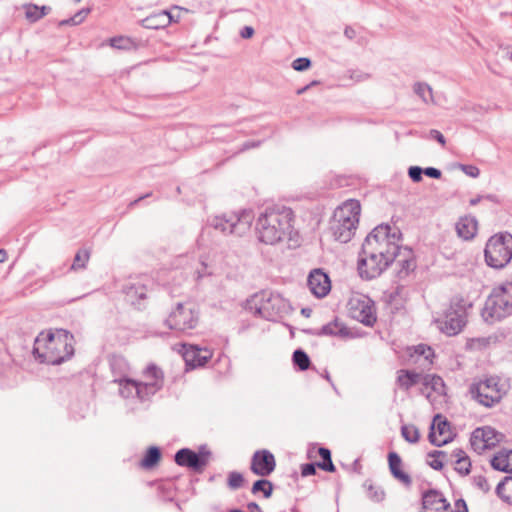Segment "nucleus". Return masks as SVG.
I'll return each mask as SVG.
<instances>
[{"instance_id": "de8ad7c7", "label": "nucleus", "mask_w": 512, "mask_h": 512, "mask_svg": "<svg viewBox=\"0 0 512 512\" xmlns=\"http://www.w3.org/2000/svg\"><path fill=\"white\" fill-rule=\"evenodd\" d=\"M471 462L469 457L463 460L455 461V470L461 475H467L470 473Z\"/></svg>"}, {"instance_id": "79ce46f5", "label": "nucleus", "mask_w": 512, "mask_h": 512, "mask_svg": "<svg viewBox=\"0 0 512 512\" xmlns=\"http://www.w3.org/2000/svg\"><path fill=\"white\" fill-rule=\"evenodd\" d=\"M491 466L495 470L510 473L509 458H507L506 453H500L498 455H495L491 460Z\"/></svg>"}, {"instance_id": "2eb2a0df", "label": "nucleus", "mask_w": 512, "mask_h": 512, "mask_svg": "<svg viewBox=\"0 0 512 512\" xmlns=\"http://www.w3.org/2000/svg\"><path fill=\"white\" fill-rule=\"evenodd\" d=\"M276 467L274 455L266 449L257 450L251 459V471L258 476H269Z\"/></svg>"}, {"instance_id": "bb28decb", "label": "nucleus", "mask_w": 512, "mask_h": 512, "mask_svg": "<svg viewBox=\"0 0 512 512\" xmlns=\"http://www.w3.org/2000/svg\"><path fill=\"white\" fill-rule=\"evenodd\" d=\"M388 462L392 475L405 485H411V477L400 469L402 464L400 456L395 452H390L388 455Z\"/></svg>"}, {"instance_id": "8fccbe9b", "label": "nucleus", "mask_w": 512, "mask_h": 512, "mask_svg": "<svg viewBox=\"0 0 512 512\" xmlns=\"http://www.w3.org/2000/svg\"><path fill=\"white\" fill-rule=\"evenodd\" d=\"M110 45L117 49H128L130 46V40L122 36L113 37L110 39Z\"/></svg>"}, {"instance_id": "e2e57ef3", "label": "nucleus", "mask_w": 512, "mask_h": 512, "mask_svg": "<svg viewBox=\"0 0 512 512\" xmlns=\"http://www.w3.org/2000/svg\"><path fill=\"white\" fill-rule=\"evenodd\" d=\"M260 143H261L260 141H247L244 144H242L239 151H245V150H248L251 148L258 147L260 145Z\"/></svg>"}, {"instance_id": "4be33fe9", "label": "nucleus", "mask_w": 512, "mask_h": 512, "mask_svg": "<svg viewBox=\"0 0 512 512\" xmlns=\"http://www.w3.org/2000/svg\"><path fill=\"white\" fill-rule=\"evenodd\" d=\"M123 293L127 300L135 305L146 298L147 287L140 279L131 280L123 286Z\"/></svg>"}, {"instance_id": "9d476101", "label": "nucleus", "mask_w": 512, "mask_h": 512, "mask_svg": "<svg viewBox=\"0 0 512 512\" xmlns=\"http://www.w3.org/2000/svg\"><path fill=\"white\" fill-rule=\"evenodd\" d=\"M392 263L373 251L368 252V249L362 245V252L358 261L359 275L367 280L377 278Z\"/></svg>"}, {"instance_id": "423d86ee", "label": "nucleus", "mask_w": 512, "mask_h": 512, "mask_svg": "<svg viewBox=\"0 0 512 512\" xmlns=\"http://www.w3.org/2000/svg\"><path fill=\"white\" fill-rule=\"evenodd\" d=\"M507 391L505 382L494 375L474 379L468 389L471 399L485 408L499 404Z\"/></svg>"}, {"instance_id": "a18cd8bd", "label": "nucleus", "mask_w": 512, "mask_h": 512, "mask_svg": "<svg viewBox=\"0 0 512 512\" xmlns=\"http://www.w3.org/2000/svg\"><path fill=\"white\" fill-rule=\"evenodd\" d=\"M244 477L241 473L233 471L230 472L228 475V486L232 490H236L243 486L244 484Z\"/></svg>"}, {"instance_id": "4468645a", "label": "nucleus", "mask_w": 512, "mask_h": 512, "mask_svg": "<svg viewBox=\"0 0 512 512\" xmlns=\"http://www.w3.org/2000/svg\"><path fill=\"white\" fill-rule=\"evenodd\" d=\"M211 452L201 447L198 452L189 448H182L175 454L174 460L177 465L187 467L195 472H202L208 465Z\"/></svg>"}, {"instance_id": "473e14b6", "label": "nucleus", "mask_w": 512, "mask_h": 512, "mask_svg": "<svg viewBox=\"0 0 512 512\" xmlns=\"http://www.w3.org/2000/svg\"><path fill=\"white\" fill-rule=\"evenodd\" d=\"M413 90L417 96L426 104L433 103V92L430 85L425 82H416L413 86Z\"/></svg>"}, {"instance_id": "37998d69", "label": "nucleus", "mask_w": 512, "mask_h": 512, "mask_svg": "<svg viewBox=\"0 0 512 512\" xmlns=\"http://www.w3.org/2000/svg\"><path fill=\"white\" fill-rule=\"evenodd\" d=\"M90 253L88 250H79L75 254L73 263L71 265V270H80L86 267L87 262L89 261Z\"/></svg>"}, {"instance_id": "c9c22d12", "label": "nucleus", "mask_w": 512, "mask_h": 512, "mask_svg": "<svg viewBox=\"0 0 512 512\" xmlns=\"http://www.w3.org/2000/svg\"><path fill=\"white\" fill-rule=\"evenodd\" d=\"M228 266V263H216L214 267L209 269L207 263L204 261L201 262L200 267L196 270L197 280L202 279L205 276L212 275L216 270L225 271Z\"/></svg>"}, {"instance_id": "a878e982", "label": "nucleus", "mask_w": 512, "mask_h": 512, "mask_svg": "<svg viewBox=\"0 0 512 512\" xmlns=\"http://www.w3.org/2000/svg\"><path fill=\"white\" fill-rule=\"evenodd\" d=\"M142 380L140 383H156L158 384V388L155 390V394L162 389L164 384V374L163 371L156 366L155 364H149L145 370L142 372Z\"/></svg>"}, {"instance_id": "7ed1b4c3", "label": "nucleus", "mask_w": 512, "mask_h": 512, "mask_svg": "<svg viewBox=\"0 0 512 512\" xmlns=\"http://www.w3.org/2000/svg\"><path fill=\"white\" fill-rule=\"evenodd\" d=\"M361 204L356 199H348L334 211L330 221V231L336 241L349 242L359 224Z\"/></svg>"}, {"instance_id": "c85d7f7f", "label": "nucleus", "mask_w": 512, "mask_h": 512, "mask_svg": "<svg viewBox=\"0 0 512 512\" xmlns=\"http://www.w3.org/2000/svg\"><path fill=\"white\" fill-rule=\"evenodd\" d=\"M23 9L25 11V17L30 23L37 22L51 11L50 6L43 5L40 7L32 3L23 5Z\"/></svg>"}, {"instance_id": "72a5a7b5", "label": "nucleus", "mask_w": 512, "mask_h": 512, "mask_svg": "<svg viewBox=\"0 0 512 512\" xmlns=\"http://www.w3.org/2000/svg\"><path fill=\"white\" fill-rule=\"evenodd\" d=\"M472 304L462 296H455L451 299L450 307L448 310L462 314L467 317V309L471 308Z\"/></svg>"}, {"instance_id": "6ab92c4d", "label": "nucleus", "mask_w": 512, "mask_h": 512, "mask_svg": "<svg viewBox=\"0 0 512 512\" xmlns=\"http://www.w3.org/2000/svg\"><path fill=\"white\" fill-rule=\"evenodd\" d=\"M429 441L435 446H442L451 439L450 424L440 414H437L432 422Z\"/></svg>"}, {"instance_id": "f704fd0d", "label": "nucleus", "mask_w": 512, "mask_h": 512, "mask_svg": "<svg viewBox=\"0 0 512 512\" xmlns=\"http://www.w3.org/2000/svg\"><path fill=\"white\" fill-rule=\"evenodd\" d=\"M160 457V449L158 447L152 446L147 450L144 458L142 459L141 466L144 468H152L158 463Z\"/></svg>"}, {"instance_id": "603ef678", "label": "nucleus", "mask_w": 512, "mask_h": 512, "mask_svg": "<svg viewBox=\"0 0 512 512\" xmlns=\"http://www.w3.org/2000/svg\"><path fill=\"white\" fill-rule=\"evenodd\" d=\"M474 484L483 492H488L490 490V485L486 479V477L479 475L474 477Z\"/></svg>"}, {"instance_id": "5fc2aeb1", "label": "nucleus", "mask_w": 512, "mask_h": 512, "mask_svg": "<svg viewBox=\"0 0 512 512\" xmlns=\"http://www.w3.org/2000/svg\"><path fill=\"white\" fill-rule=\"evenodd\" d=\"M461 169L465 172V174L471 177H477L479 175V169L472 164H460Z\"/></svg>"}, {"instance_id": "052dcab7", "label": "nucleus", "mask_w": 512, "mask_h": 512, "mask_svg": "<svg viewBox=\"0 0 512 512\" xmlns=\"http://www.w3.org/2000/svg\"><path fill=\"white\" fill-rule=\"evenodd\" d=\"M89 11V9H82L72 16V18H75V21L77 20V25L84 20V18L88 15Z\"/></svg>"}, {"instance_id": "680f3d73", "label": "nucleus", "mask_w": 512, "mask_h": 512, "mask_svg": "<svg viewBox=\"0 0 512 512\" xmlns=\"http://www.w3.org/2000/svg\"><path fill=\"white\" fill-rule=\"evenodd\" d=\"M89 11V9H82L72 16V18H75V21L77 20V25L84 20V18L88 15Z\"/></svg>"}, {"instance_id": "13d9d810", "label": "nucleus", "mask_w": 512, "mask_h": 512, "mask_svg": "<svg viewBox=\"0 0 512 512\" xmlns=\"http://www.w3.org/2000/svg\"><path fill=\"white\" fill-rule=\"evenodd\" d=\"M254 35V28L251 26H244L240 31V36L243 39H249Z\"/></svg>"}, {"instance_id": "f257e3e1", "label": "nucleus", "mask_w": 512, "mask_h": 512, "mask_svg": "<svg viewBox=\"0 0 512 512\" xmlns=\"http://www.w3.org/2000/svg\"><path fill=\"white\" fill-rule=\"evenodd\" d=\"M295 215L291 208L274 205L267 207L256 221V235L260 242L276 245L286 239H292Z\"/></svg>"}, {"instance_id": "f3484780", "label": "nucleus", "mask_w": 512, "mask_h": 512, "mask_svg": "<svg viewBox=\"0 0 512 512\" xmlns=\"http://www.w3.org/2000/svg\"><path fill=\"white\" fill-rule=\"evenodd\" d=\"M471 446L475 451L490 449L499 441L498 433L491 427L477 428L471 436Z\"/></svg>"}, {"instance_id": "f8f14e48", "label": "nucleus", "mask_w": 512, "mask_h": 512, "mask_svg": "<svg viewBox=\"0 0 512 512\" xmlns=\"http://www.w3.org/2000/svg\"><path fill=\"white\" fill-rule=\"evenodd\" d=\"M197 322L198 315L191 303H178L165 321L170 329L182 332L195 328Z\"/></svg>"}, {"instance_id": "1a4fd4ad", "label": "nucleus", "mask_w": 512, "mask_h": 512, "mask_svg": "<svg viewBox=\"0 0 512 512\" xmlns=\"http://www.w3.org/2000/svg\"><path fill=\"white\" fill-rule=\"evenodd\" d=\"M252 220V212L242 210L238 213L216 216L212 219L211 225L215 230L220 231L224 235L242 236L249 231Z\"/></svg>"}, {"instance_id": "774afa93", "label": "nucleus", "mask_w": 512, "mask_h": 512, "mask_svg": "<svg viewBox=\"0 0 512 512\" xmlns=\"http://www.w3.org/2000/svg\"><path fill=\"white\" fill-rule=\"evenodd\" d=\"M247 508L250 512H263L260 508V506L255 503V502H250L248 505H247Z\"/></svg>"}, {"instance_id": "a19ab883", "label": "nucleus", "mask_w": 512, "mask_h": 512, "mask_svg": "<svg viewBox=\"0 0 512 512\" xmlns=\"http://www.w3.org/2000/svg\"><path fill=\"white\" fill-rule=\"evenodd\" d=\"M424 385L430 386L433 391L441 394L444 392L445 384L443 379L437 375H426L424 378Z\"/></svg>"}, {"instance_id": "c756f323", "label": "nucleus", "mask_w": 512, "mask_h": 512, "mask_svg": "<svg viewBox=\"0 0 512 512\" xmlns=\"http://www.w3.org/2000/svg\"><path fill=\"white\" fill-rule=\"evenodd\" d=\"M395 261L400 265L398 275L401 278L407 276L415 268L412 252L408 248L402 249L401 256L397 257Z\"/></svg>"}, {"instance_id": "c03bdc74", "label": "nucleus", "mask_w": 512, "mask_h": 512, "mask_svg": "<svg viewBox=\"0 0 512 512\" xmlns=\"http://www.w3.org/2000/svg\"><path fill=\"white\" fill-rule=\"evenodd\" d=\"M428 455L433 458V460L428 463L429 466L434 470H441L443 468V463L439 458L446 457L447 453L445 451L435 450L430 452Z\"/></svg>"}, {"instance_id": "f03ea898", "label": "nucleus", "mask_w": 512, "mask_h": 512, "mask_svg": "<svg viewBox=\"0 0 512 512\" xmlns=\"http://www.w3.org/2000/svg\"><path fill=\"white\" fill-rule=\"evenodd\" d=\"M74 337L63 329L40 333L35 339L33 354L42 363L58 365L74 354Z\"/></svg>"}, {"instance_id": "6e6d98bb", "label": "nucleus", "mask_w": 512, "mask_h": 512, "mask_svg": "<svg viewBox=\"0 0 512 512\" xmlns=\"http://www.w3.org/2000/svg\"><path fill=\"white\" fill-rule=\"evenodd\" d=\"M316 473V465L314 463H307L302 466L301 474L304 477L314 475Z\"/></svg>"}, {"instance_id": "6e6552de", "label": "nucleus", "mask_w": 512, "mask_h": 512, "mask_svg": "<svg viewBox=\"0 0 512 512\" xmlns=\"http://www.w3.org/2000/svg\"><path fill=\"white\" fill-rule=\"evenodd\" d=\"M484 258L491 268L506 267L512 259V235L505 232L491 236L485 246Z\"/></svg>"}, {"instance_id": "e433bc0d", "label": "nucleus", "mask_w": 512, "mask_h": 512, "mask_svg": "<svg viewBox=\"0 0 512 512\" xmlns=\"http://www.w3.org/2000/svg\"><path fill=\"white\" fill-rule=\"evenodd\" d=\"M251 492L253 494H257L259 492L263 493L265 498H269L273 492V484L266 479H260L254 482Z\"/></svg>"}, {"instance_id": "9b49d317", "label": "nucleus", "mask_w": 512, "mask_h": 512, "mask_svg": "<svg viewBox=\"0 0 512 512\" xmlns=\"http://www.w3.org/2000/svg\"><path fill=\"white\" fill-rule=\"evenodd\" d=\"M348 306L351 317L358 322L369 327L376 322L374 302L368 296L363 294L353 295L348 302Z\"/></svg>"}, {"instance_id": "ea45409f", "label": "nucleus", "mask_w": 512, "mask_h": 512, "mask_svg": "<svg viewBox=\"0 0 512 512\" xmlns=\"http://www.w3.org/2000/svg\"><path fill=\"white\" fill-rule=\"evenodd\" d=\"M402 437L409 443H417L420 438L419 430L412 424L403 425L401 427Z\"/></svg>"}, {"instance_id": "393cba45", "label": "nucleus", "mask_w": 512, "mask_h": 512, "mask_svg": "<svg viewBox=\"0 0 512 512\" xmlns=\"http://www.w3.org/2000/svg\"><path fill=\"white\" fill-rule=\"evenodd\" d=\"M422 379V375L415 371L400 369L397 371L396 384L401 390L408 391L418 384Z\"/></svg>"}, {"instance_id": "7c9ffc66", "label": "nucleus", "mask_w": 512, "mask_h": 512, "mask_svg": "<svg viewBox=\"0 0 512 512\" xmlns=\"http://www.w3.org/2000/svg\"><path fill=\"white\" fill-rule=\"evenodd\" d=\"M184 357L186 362L193 367L203 366L210 358V353L207 350L192 349L191 351H187Z\"/></svg>"}, {"instance_id": "49530a36", "label": "nucleus", "mask_w": 512, "mask_h": 512, "mask_svg": "<svg viewBox=\"0 0 512 512\" xmlns=\"http://www.w3.org/2000/svg\"><path fill=\"white\" fill-rule=\"evenodd\" d=\"M415 353L419 356H423L425 361H427L429 364L432 363V357H434V351L431 347L420 344L415 347Z\"/></svg>"}, {"instance_id": "864d4df0", "label": "nucleus", "mask_w": 512, "mask_h": 512, "mask_svg": "<svg viewBox=\"0 0 512 512\" xmlns=\"http://www.w3.org/2000/svg\"><path fill=\"white\" fill-rule=\"evenodd\" d=\"M368 495L372 500L379 502L384 499L385 494L383 490L375 489L374 487L370 486Z\"/></svg>"}, {"instance_id": "338daca9", "label": "nucleus", "mask_w": 512, "mask_h": 512, "mask_svg": "<svg viewBox=\"0 0 512 512\" xmlns=\"http://www.w3.org/2000/svg\"><path fill=\"white\" fill-rule=\"evenodd\" d=\"M66 25H77V20L75 21V18L70 17L68 19H64L58 22L59 27Z\"/></svg>"}, {"instance_id": "4c0bfd02", "label": "nucleus", "mask_w": 512, "mask_h": 512, "mask_svg": "<svg viewBox=\"0 0 512 512\" xmlns=\"http://www.w3.org/2000/svg\"><path fill=\"white\" fill-rule=\"evenodd\" d=\"M319 456L322 458L321 463H317V466L320 467L324 471L334 472L335 466L331 459V452L329 449L321 447L318 450Z\"/></svg>"}, {"instance_id": "aec40b11", "label": "nucleus", "mask_w": 512, "mask_h": 512, "mask_svg": "<svg viewBox=\"0 0 512 512\" xmlns=\"http://www.w3.org/2000/svg\"><path fill=\"white\" fill-rule=\"evenodd\" d=\"M304 332L314 336H340L345 337L349 335L348 328L340 322L337 318L333 321L323 325L320 329H305Z\"/></svg>"}, {"instance_id": "69168bd1", "label": "nucleus", "mask_w": 512, "mask_h": 512, "mask_svg": "<svg viewBox=\"0 0 512 512\" xmlns=\"http://www.w3.org/2000/svg\"><path fill=\"white\" fill-rule=\"evenodd\" d=\"M344 35L349 39L352 40L356 37V31L351 26H346L344 29Z\"/></svg>"}, {"instance_id": "cd10ccee", "label": "nucleus", "mask_w": 512, "mask_h": 512, "mask_svg": "<svg viewBox=\"0 0 512 512\" xmlns=\"http://www.w3.org/2000/svg\"><path fill=\"white\" fill-rule=\"evenodd\" d=\"M109 365L115 378L127 377L130 366L123 356L116 354L112 355L109 358Z\"/></svg>"}, {"instance_id": "2f4dec72", "label": "nucleus", "mask_w": 512, "mask_h": 512, "mask_svg": "<svg viewBox=\"0 0 512 512\" xmlns=\"http://www.w3.org/2000/svg\"><path fill=\"white\" fill-rule=\"evenodd\" d=\"M496 493L503 501L512 504V477H505L499 482Z\"/></svg>"}, {"instance_id": "4d7b16f0", "label": "nucleus", "mask_w": 512, "mask_h": 512, "mask_svg": "<svg viewBox=\"0 0 512 512\" xmlns=\"http://www.w3.org/2000/svg\"><path fill=\"white\" fill-rule=\"evenodd\" d=\"M423 174L434 179L441 177V171L434 167L423 168Z\"/></svg>"}, {"instance_id": "5701e85b", "label": "nucleus", "mask_w": 512, "mask_h": 512, "mask_svg": "<svg viewBox=\"0 0 512 512\" xmlns=\"http://www.w3.org/2000/svg\"><path fill=\"white\" fill-rule=\"evenodd\" d=\"M172 21L173 17L170 12L163 10L144 18L141 25L146 29L158 30L167 27Z\"/></svg>"}, {"instance_id": "3c124183", "label": "nucleus", "mask_w": 512, "mask_h": 512, "mask_svg": "<svg viewBox=\"0 0 512 512\" xmlns=\"http://www.w3.org/2000/svg\"><path fill=\"white\" fill-rule=\"evenodd\" d=\"M408 175L414 182H420L422 180L423 168L419 166H411L408 169Z\"/></svg>"}, {"instance_id": "0eeeda50", "label": "nucleus", "mask_w": 512, "mask_h": 512, "mask_svg": "<svg viewBox=\"0 0 512 512\" xmlns=\"http://www.w3.org/2000/svg\"><path fill=\"white\" fill-rule=\"evenodd\" d=\"M512 313V282H506L493 288L482 309V317L493 323Z\"/></svg>"}, {"instance_id": "58836bf2", "label": "nucleus", "mask_w": 512, "mask_h": 512, "mask_svg": "<svg viewBox=\"0 0 512 512\" xmlns=\"http://www.w3.org/2000/svg\"><path fill=\"white\" fill-rule=\"evenodd\" d=\"M292 360L294 365L297 366L301 371L307 370L310 366L309 356L301 349L294 351Z\"/></svg>"}, {"instance_id": "0e129e2a", "label": "nucleus", "mask_w": 512, "mask_h": 512, "mask_svg": "<svg viewBox=\"0 0 512 512\" xmlns=\"http://www.w3.org/2000/svg\"><path fill=\"white\" fill-rule=\"evenodd\" d=\"M430 135L433 139L437 140L439 143L444 144L445 138L443 134L438 130H431Z\"/></svg>"}, {"instance_id": "09e8293b", "label": "nucleus", "mask_w": 512, "mask_h": 512, "mask_svg": "<svg viewBox=\"0 0 512 512\" xmlns=\"http://www.w3.org/2000/svg\"><path fill=\"white\" fill-rule=\"evenodd\" d=\"M311 66V60L306 57H299L292 62V67L296 71H305Z\"/></svg>"}, {"instance_id": "dca6fc26", "label": "nucleus", "mask_w": 512, "mask_h": 512, "mask_svg": "<svg viewBox=\"0 0 512 512\" xmlns=\"http://www.w3.org/2000/svg\"><path fill=\"white\" fill-rule=\"evenodd\" d=\"M422 507L424 512H454L443 494L434 489L422 494Z\"/></svg>"}, {"instance_id": "b1692460", "label": "nucleus", "mask_w": 512, "mask_h": 512, "mask_svg": "<svg viewBox=\"0 0 512 512\" xmlns=\"http://www.w3.org/2000/svg\"><path fill=\"white\" fill-rule=\"evenodd\" d=\"M457 235L463 240H471L475 237L478 228V222L475 217L464 216L456 223Z\"/></svg>"}, {"instance_id": "ddd939ff", "label": "nucleus", "mask_w": 512, "mask_h": 512, "mask_svg": "<svg viewBox=\"0 0 512 512\" xmlns=\"http://www.w3.org/2000/svg\"><path fill=\"white\" fill-rule=\"evenodd\" d=\"M113 382L119 385V393L123 398L137 397L141 402L150 399L159 387L156 383H140L128 377L114 378Z\"/></svg>"}, {"instance_id": "bf43d9fd", "label": "nucleus", "mask_w": 512, "mask_h": 512, "mask_svg": "<svg viewBox=\"0 0 512 512\" xmlns=\"http://www.w3.org/2000/svg\"><path fill=\"white\" fill-rule=\"evenodd\" d=\"M451 458H454L456 461V460H463L465 458H468V456H467L466 452L463 451L462 449H455L451 453Z\"/></svg>"}, {"instance_id": "a211bd4d", "label": "nucleus", "mask_w": 512, "mask_h": 512, "mask_svg": "<svg viewBox=\"0 0 512 512\" xmlns=\"http://www.w3.org/2000/svg\"><path fill=\"white\" fill-rule=\"evenodd\" d=\"M307 284L311 293L317 298L325 297L331 290L330 278L321 269H314L310 272Z\"/></svg>"}, {"instance_id": "39448f33", "label": "nucleus", "mask_w": 512, "mask_h": 512, "mask_svg": "<svg viewBox=\"0 0 512 512\" xmlns=\"http://www.w3.org/2000/svg\"><path fill=\"white\" fill-rule=\"evenodd\" d=\"M246 310L265 320L277 321L288 313L289 304L279 294L263 290L246 301Z\"/></svg>"}, {"instance_id": "20e7f679", "label": "nucleus", "mask_w": 512, "mask_h": 512, "mask_svg": "<svg viewBox=\"0 0 512 512\" xmlns=\"http://www.w3.org/2000/svg\"><path fill=\"white\" fill-rule=\"evenodd\" d=\"M400 241L401 233L399 230L393 229L387 224H381L368 234L362 245L368 249V252L373 251L394 262L402 254Z\"/></svg>"}, {"instance_id": "412c9836", "label": "nucleus", "mask_w": 512, "mask_h": 512, "mask_svg": "<svg viewBox=\"0 0 512 512\" xmlns=\"http://www.w3.org/2000/svg\"><path fill=\"white\" fill-rule=\"evenodd\" d=\"M467 317L454 311L447 310L442 324V331L449 336L456 335L466 325Z\"/></svg>"}]
</instances>
